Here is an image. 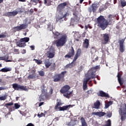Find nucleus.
Segmentation results:
<instances>
[{
    "instance_id": "aec40b11",
    "label": "nucleus",
    "mask_w": 126,
    "mask_h": 126,
    "mask_svg": "<svg viewBox=\"0 0 126 126\" xmlns=\"http://www.w3.org/2000/svg\"><path fill=\"white\" fill-rule=\"evenodd\" d=\"M47 56L49 59H53L55 57V51L52 52H51V50L47 51Z\"/></svg>"
},
{
    "instance_id": "f3484780",
    "label": "nucleus",
    "mask_w": 126,
    "mask_h": 126,
    "mask_svg": "<svg viewBox=\"0 0 126 126\" xmlns=\"http://www.w3.org/2000/svg\"><path fill=\"white\" fill-rule=\"evenodd\" d=\"M23 42V41H21V40H20V41L16 42V44L17 45V47H19L20 48H24V47L26 46V43Z\"/></svg>"
},
{
    "instance_id": "774afa93",
    "label": "nucleus",
    "mask_w": 126,
    "mask_h": 126,
    "mask_svg": "<svg viewBox=\"0 0 126 126\" xmlns=\"http://www.w3.org/2000/svg\"><path fill=\"white\" fill-rule=\"evenodd\" d=\"M84 0H79V1H80V3H82V2H83V1H84Z\"/></svg>"
},
{
    "instance_id": "0eeeda50",
    "label": "nucleus",
    "mask_w": 126,
    "mask_h": 126,
    "mask_svg": "<svg viewBox=\"0 0 126 126\" xmlns=\"http://www.w3.org/2000/svg\"><path fill=\"white\" fill-rule=\"evenodd\" d=\"M12 88L14 89V90L21 91H27V88L26 86H21L17 83H14L12 84Z\"/></svg>"
},
{
    "instance_id": "dca6fc26",
    "label": "nucleus",
    "mask_w": 126,
    "mask_h": 126,
    "mask_svg": "<svg viewBox=\"0 0 126 126\" xmlns=\"http://www.w3.org/2000/svg\"><path fill=\"white\" fill-rule=\"evenodd\" d=\"M67 5V2H64L63 3H60L57 7L58 10H62V9H63Z\"/></svg>"
},
{
    "instance_id": "f704fd0d",
    "label": "nucleus",
    "mask_w": 126,
    "mask_h": 126,
    "mask_svg": "<svg viewBox=\"0 0 126 126\" xmlns=\"http://www.w3.org/2000/svg\"><path fill=\"white\" fill-rule=\"evenodd\" d=\"M111 125H112V124L111 123V120L109 119L106 122V124L102 126H112Z\"/></svg>"
},
{
    "instance_id": "b1692460",
    "label": "nucleus",
    "mask_w": 126,
    "mask_h": 126,
    "mask_svg": "<svg viewBox=\"0 0 126 126\" xmlns=\"http://www.w3.org/2000/svg\"><path fill=\"white\" fill-rule=\"evenodd\" d=\"M72 95V91L69 92L68 91L66 93H64L63 94V96L64 97H66V98H67L68 99H69L70 97H71Z\"/></svg>"
},
{
    "instance_id": "5fc2aeb1",
    "label": "nucleus",
    "mask_w": 126,
    "mask_h": 126,
    "mask_svg": "<svg viewBox=\"0 0 126 126\" xmlns=\"http://www.w3.org/2000/svg\"><path fill=\"white\" fill-rule=\"evenodd\" d=\"M99 68H100V67H99V66L97 65L94 67L93 68V69H99Z\"/></svg>"
},
{
    "instance_id": "4be33fe9",
    "label": "nucleus",
    "mask_w": 126,
    "mask_h": 126,
    "mask_svg": "<svg viewBox=\"0 0 126 126\" xmlns=\"http://www.w3.org/2000/svg\"><path fill=\"white\" fill-rule=\"evenodd\" d=\"M74 62L75 61H73H73L71 63L66 64L65 66V68H71V67H73V66H75V63Z\"/></svg>"
},
{
    "instance_id": "a878e982",
    "label": "nucleus",
    "mask_w": 126,
    "mask_h": 126,
    "mask_svg": "<svg viewBox=\"0 0 126 126\" xmlns=\"http://www.w3.org/2000/svg\"><path fill=\"white\" fill-rule=\"evenodd\" d=\"M81 126H88L87 125V123H86V121H85V119L83 117H81Z\"/></svg>"
},
{
    "instance_id": "ea45409f",
    "label": "nucleus",
    "mask_w": 126,
    "mask_h": 126,
    "mask_svg": "<svg viewBox=\"0 0 126 126\" xmlns=\"http://www.w3.org/2000/svg\"><path fill=\"white\" fill-rule=\"evenodd\" d=\"M35 77H36V76H35V75H34V74L29 75L28 76V78L29 79H34V78H35Z\"/></svg>"
},
{
    "instance_id": "09e8293b",
    "label": "nucleus",
    "mask_w": 126,
    "mask_h": 126,
    "mask_svg": "<svg viewBox=\"0 0 126 126\" xmlns=\"http://www.w3.org/2000/svg\"><path fill=\"white\" fill-rule=\"evenodd\" d=\"M31 1H32V2H34L35 3H38L39 1H40V0H31Z\"/></svg>"
},
{
    "instance_id": "052dcab7",
    "label": "nucleus",
    "mask_w": 126,
    "mask_h": 126,
    "mask_svg": "<svg viewBox=\"0 0 126 126\" xmlns=\"http://www.w3.org/2000/svg\"><path fill=\"white\" fill-rule=\"evenodd\" d=\"M19 1H21L22 2H25L26 1V0H18Z\"/></svg>"
},
{
    "instance_id": "a211bd4d",
    "label": "nucleus",
    "mask_w": 126,
    "mask_h": 126,
    "mask_svg": "<svg viewBox=\"0 0 126 126\" xmlns=\"http://www.w3.org/2000/svg\"><path fill=\"white\" fill-rule=\"evenodd\" d=\"M92 115H94L95 116H98V117L101 118V117H104V116L106 115V113L102 112H92Z\"/></svg>"
},
{
    "instance_id": "6e6d98bb",
    "label": "nucleus",
    "mask_w": 126,
    "mask_h": 126,
    "mask_svg": "<svg viewBox=\"0 0 126 126\" xmlns=\"http://www.w3.org/2000/svg\"><path fill=\"white\" fill-rule=\"evenodd\" d=\"M42 105H44V102H40L39 103L38 107H41V106H42Z\"/></svg>"
},
{
    "instance_id": "8fccbe9b",
    "label": "nucleus",
    "mask_w": 126,
    "mask_h": 126,
    "mask_svg": "<svg viewBox=\"0 0 126 126\" xmlns=\"http://www.w3.org/2000/svg\"><path fill=\"white\" fill-rule=\"evenodd\" d=\"M67 15V13H66L62 17L59 18V19H63V18H64L66 17V16Z\"/></svg>"
},
{
    "instance_id": "2eb2a0df",
    "label": "nucleus",
    "mask_w": 126,
    "mask_h": 126,
    "mask_svg": "<svg viewBox=\"0 0 126 126\" xmlns=\"http://www.w3.org/2000/svg\"><path fill=\"white\" fill-rule=\"evenodd\" d=\"M126 50L125 45H124V41L121 40L119 43V50L121 53H124Z\"/></svg>"
},
{
    "instance_id": "a19ab883",
    "label": "nucleus",
    "mask_w": 126,
    "mask_h": 126,
    "mask_svg": "<svg viewBox=\"0 0 126 126\" xmlns=\"http://www.w3.org/2000/svg\"><path fill=\"white\" fill-rule=\"evenodd\" d=\"M12 105H13V102H10V103H6L4 105V107H6V108L8 109V106H12Z\"/></svg>"
},
{
    "instance_id": "0e129e2a",
    "label": "nucleus",
    "mask_w": 126,
    "mask_h": 126,
    "mask_svg": "<svg viewBox=\"0 0 126 126\" xmlns=\"http://www.w3.org/2000/svg\"><path fill=\"white\" fill-rule=\"evenodd\" d=\"M23 54H26V50L23 49Z\"/></svg>"
},
{
    "instance_id": "338daca9",
    "label": "nucleus",
    "mask_w": 126,
    "mask_h": 126,
    "mask_svg": "<svg viewBox=\"0 0 126 126\" xmlns=\"http://www.w3.org/2000/svg\"><path fill=\"white\" fill-rule=\"evenodd\" d=\"M50 91L51 92V94H53V89H50Z\"/></svg>"
},
{
    "instance_id": "4c0bfd02",
    "label": "nucleus",
    "mask_w": 126,
    "mask_h": 126,
    "mask_svg": "<svg viewBox=\"0 0 126 126\" xmlns=\"http://www.w3.org/2000/svg\"><path fill=\"white\" fill-rule=\"evenodd\" d=\"M51 2L52 1L51 0H44V4H47V5H51Z\"/></svg>"
},
{
    "instance_id": "ddd939ff",
    "label": "nucleus",
    "mask_w": 126,
    "mask_h": 126,
    "mask_svg": "<svg viewBox=\"0 0 126 126\" xmlns=\"http://www.w3.org/2000/svg\"><path fill=\"white\" fill-rule=\"evenodd\" d=\"M28 27L26 24H21L20 25V26H17L14 28V29H15L16 31H20V30H22L23 29H26V28Z\"/></svg>"
},
{
    "instance_id": "1a4fd4ad",
    "label": "nucleus",
    "mask_w": 126,
    "mask_h": 126,
    "mask_svg": "<svg viewBox=\"0 0 126 126\" xmlns=\"http://www.w3.org/2000/svg\"><path fill=\"white\" fill-rule=\"evenodd\" d=\"M80 14V12L77 10H75L73 13V18L72 19V21L73 22H78L79 21L80 18L78 17V16Z\"/></svg>"
},
{
    "instance_id": "bb28decb",
    "label": "nucleus",
    "mask_w": 126,
    "mask_h": 126,
    "mask_svg": "<svg viewBox=\"0 0 126 126\" xmlns=\"http://www.w3.org/2000/svg\"><path fill=\"white\" fill-rule=\"evenodd\" d=\"M18 14V12L16 11H13L12 12H8L7 13V15L9 16H15V15H17Z\"/></svg>"
},
{
    "instance_id": "cd10ccee",
    "label": "nucleus",
    "mask_w": 126,
    "mask_h": 126,
    "mask_svg": "<svg viewBox=\"0 0 126 126\" xmlns=\"http://www.w3.org/2000/svg\"><path fill=\"white\" fill-rule=\"evenodd\" d=\"M44 64L46 68H49L52 65V63L49 60H46L44 62Z\"/></svg>"
},
{
    "instance_id": "680f3d73",
    "label": "nucleus",
    "mask_w": 126,
    "mask_h": 126,
    "mask_svg": "<svg viewBox=\"0 0 126 126\" xmlns=\"http://www.w3.org/2000/svg\"><path fill=\"white\" fill-rule=\"evenodd\" d=\"M98 60H99V57H96V58L94 59V61H95V62H97Z\"/></svg>"
},
{
    "instance_id": "e2e57ef3",
    "label": "nucleus",
    "mask_w": 126,
    "mask_h": 126,
    "mask_svg": "<svg viewBox=\"0 0 126 126\" xmlns=\"http://www.w3.org/2000/svg\"><path fill=\"white\" fill-rule=\"evenodd\" d=\"M4 58H3V56L2 57H0V61H4Z\"/></svg>"
},
{
    "instance_id": "20e7f679",
    "label": "nucleus",
    "mask_w": 126,
    "mask_h": 126,
    "mask_svg": "<svg viewBox=\"0 0 126 126\" xmlns=\"http://www.w3.org/2000/svg\"><path fill=\"white\" fill-rule=\"evenodd\" d=\"M63 103L62 102L59 101L56 103V105L55 106L54 110L55 111H66L67 109H70V108H72L74 107V105H68L63 106V107H60V106H62Z\"/></svg>"
},
{
    "instance_id": "4468645a",
    "label": "nucleus",
    "mask_w": 126,
    "mask_h": 126,
    "mask_svg": "<svg viewBox=\"0 0 126 126\" xmlns=\"http://www.w3.org/2000/svg\"><path fill=\"white\" fill-rule=\"evenodd\" d=\"M81 49L78 48L73 59V62H76V60L81 56Z\"/></svg>"
},
{
    "instance_id": "13d9d810",
    "label": "nucleus",
    "mask_w": 126,
    "mask_h": 126,
    "mask_svg": "<svg viewBox=\"0 0 126 126\" xmlns=\"http://www.w3.org/2000/svg\"><path fill=\"white\" fill-rule=\"evenodd\" d=\"M107 116L108 118H111V117H112V113L108 114Z\"/></svg>"
},
{
    "instance_id": "49530a36",
    "label": "nucleus",
    "mask_w": 126,
    "mask_h": 126,
    "mask_svg": "<svg viewBox=\"0 0 126 126\" xmlns=\"http://www.w3.org/2000/svg\"><path fill=\"white\" fill-rule=\"evenodd\" d=\"M78 70L79 72H80V71H82V70H83V66L81 65L80 66L78 69Z\"/></svg>"
},
{
    "instance_id": "9d476101",
    "label": "nucleus",
    "mask_w": 126,
    "mask_h": 126,
    "mask_svg": "<svg viewBox=\"0 0 126 126\" xmlns=\"http://www.w3.org/2000/svg\"><path fill=\"white\" fill-rule=\"evenodd\" d=\"M75 53L74 49L73 48V47L72 46L67 54L65 55L64 58L65 59H70V58H72V57L74 56Z\"/></svg>"
},
{
    "instance_id": "f03ea898",
    "label": "nucleus",
    "mask_w": 126,
    "mask_h": 126,
    "mask_svg": "<svg viewBox=\"0 0 126 126\" xmlns=\"http://www.w3.org/2000/svg\"><path fill=\"white\" fill-rule=\"evenodd\" d=\"M108 18L107 20H106L103 16L98 17L96 19V23L98 27L101 28L102 30H105L108 27V25H111L114 16L112 15H109L108 16Z\"/></svg>"
},
{
    "instance_id": "c03bdc74",
    "label": "nucleus",
    "mask_w": 126,
    "mask_h": 126,
    "mask_svg": "<svg viewBox=\"0 0 126 126\" xmlns=\"http://www.w3.org/2000/svg\"><path fill=\"white\" fill-rule=\"evenodd\" d=\"M39 74L40 76H44L45 75V72L44 71L41 70L39 72Z\"/></svg>"
},
{
    "instance_id": "79ce46f5",
    "label": "nucleus",
    "mask_w": 126,
    "mask_h": 126,
    "mask_svg": "<svg viewBox=\"0 0 126 126\" xmlns=\"http://www.w3.org/2000/svg\"><path fill=\"white\" fill-rule=\"evenodd\" d=\"M105 9H107V7H100L99 9V12H102V11H103V10H105Z\"/></svg>"
},
{
    "instance_id": "412c9836",
    "label": "nucleus",
    "mask_w": 126,
    "mask_h": 126,
    "mask_svg": "<svg viewBox=\"0 0 126 126\" xmlns=\"http://www.w3.org/2000/svg\"><path fill=\"white\" fill-rule=\"evenodd\" d=\"M118 80L119 84L122 86L124 84V81L122 80V74L118 73L117 75Z\"/></svg>"
},
{
    "instance_id": "7c9ffc66",
    "label": "nucleus",
    "mask_w": 126,
    "mask_h": 126,
    "mask_svg": "<svg viewBox=\"0 0 126 126\" xmlns=\"http://www.w3.org/2000/svg\"><path fill=\"white\" fill-rule=\"evenodd\" d=\"M111 105H113V101H109L108 102L106 103L105 104V109H108Z\"/></svg>"
},
{
    "instance_id": "37998d69",
    "label": "nucleus",
    "mask_w": 126,
    "mask_h": 126,
    "mask_svg": "<svg viewBox=\"0 0 126 126\" xmlns=\"http://www.w3.org/2000/svg\"><path fill=\"white\" fill-rule=\"evenodd\" d=\"M45 114H44L43 112H41V113L40 114H37V117H38V118H42V117H45Z\"/></svg>"
},
{
    "instance_id": "a18cd8bd",
    "label": "nucleus",
    "mask_w": 126,
    "mask_h": 126,
    "mask_svg": "<svg viewBox=\"0 0 126 126\" xmlns=\"http://www.w3.org/2000/svg\"><path fill=\"white\" fill-rule=\"evenodd\" d=\"M14 106H15V109H19L20 107H21V106L18 104V103H15Z\"/></svg>"
},
{
    "instance_id": "c756f323",
    "label": "nucleus",
    "mask_w": 126,
    "mask_h": 126,
    "mask_svg": "<svg viewBox=\"0 0 126 126\" xmlns=\"http://www.w3.org/2000/svg\"><path fill=\"white\" fill-rule=\"evenodd\" d=\"M56 63H53V64H51L50 68L51 71H55V70H56Z\"/></svg>"
},
{
    "instance_id": "473e14b6",
    "label": "nucleus",
    "mask_w": 126,
    "mask_h": 126,
    "mask_svg": "<svg viewBox=\"0 0 126 126\" xmlns=\"http://www.w3.org/2000/svg\"><path fill=\"white\" fill-rule=\"evenodd\" d=\"M42 94H43L44 96L47 95V90L45 89V86L43 85L41 88Z\"/></svg>"
},
{
    "instance_id": "58836bf2",
    "label": "nucleus",
    "mask_w": 126,
    "mask_h": 126,
    "mask_svg": "<svg viewBox=\"0 0 126 126\" xmlns=\"http://www.w3.org/2000/svg\"><path fill=\"white\" fill-rule=\"evenodd\" d=\"M6 98H7V95H5L2 96H0V101H4L5 100H6Z\"/></svg>"
},
{
    "instance_id": "9b49d317",
    "label": "nucleus",
    "mask_w": 126,
    "mask_h": 126,
    "mask_svg": "<svg viewBox=\"0 0 126 126\" xmlns=\"http://www.w3.org/2000/svg\"><path fill=\"white\" fill-rule=\"evenodd\" d=\"M102 35L103 39L102 40V44L106 45V44H108V42H109L110 40V34H109V33H103Z\"/></svg>"
},
{
    "instance_id": "603ef678",
    "label": "nucleus",
    "mask_w": 126,
    "mask_h": 126,
    "mask_svg": "<svg viewBox=\"0 0 126 126\" xmlns=\"http://www.w3.org/2000/svg\"><path fill=\"white\" fill-rule=\"evenodd\" d=\"M31 49H32V51H34L35 50V46L34 45H32L30 46Z\"/></svg>"
},
{
    "instance_id": "2f4dec72",
    "label": "nucleus",
    "mask_w": 126,
    "mask_h": 126,
    "mask_svg": "<svg viewBox=\"0 0 126 126\" xmlns=\"http://www.w3.org/2000/svg\"><path fill=\"white\" fill-rule=\"evenodd\" d=\"M30 38L29 37H24L23 38H21L20 41L21 42H25V43H27L29 42Z\"/></svg>"
},
{
    "instance_id": "6ab92c4d",
    "label": "nucleus",
    "mask_w": 126,
    "mask_h": 126,
    "mask_svg": "<svg viewBox=\"0 0 126 126\" xmlns=\"http://www.w3.org/2000/svg\"><path fill=\"white\" fill-rule=\"evenodd\" d=\"M83 47L85 49H88L89 47V40L86 38L83 43Z\"/></svg>"
},
{
    "instance_id": "de8ad7c7",
    "label": "nucleus",
    "mask_w": 126,
    "mask_h": 126,
    "mask_svg": "<svg viewBox=\"0 0 126 126\" xmlns=\"http://www.w3.org/2000/svg\"><path fill=\"white\" fill-rule=\"evenodd\" d=\"M0 38H6V35L4 34H0Z\"/></svg>"
},
{
    "instance_id": "f8f14e48",
    "label": "nucleus",
    "mask_w": 126,
    "mask_h": 126,
    "mask_svg": "<svg viewBox=\"0 0 126 126\" xmlns=\"http://www.w3.org/2000/svg\"><path fill=\"white\" fill-rule=\"evenodd\" d=\"M69 89H70V87L67 85H66L61 88L60 92L63 94H64V93H66V92H67Z\"/></svg>"
},
{
    "instance_id": "864d4df0",
    "label": "nucleus",
    "mask_w": 126,
    "mask_h": 126,
    "mask_svg": "<svg viewBox=\"0 0 126 126\" xmlns=\"http://www.w3.org/2000/svg\"><path fill=\"white\" fill-rule=\"evenodd\" d=\"M86 35V32H84L82 34V37L83 38H85Z\"/></svg>"
},
{
    "instance_id": "7ed1b4c3",
    "label": "nucleus",
    "mask_w": 126,
    "mask_h": 126,
    "mask_svg": "<svg viewBox=\"0 0 126 126\" xmlns=\"http://www.w3.org/2000/svg\"><path fill=\"white\" fill-rule=\"evenodd\" d=\"M86 78L84 79L83 83V90H86L87 89V83L90 79H93L95 78V74L94 72H91L89 73L87 76H86Z\"/></svg>"
},
{
    "instance_id": "e433bc0d",
    "label": "nucleus",
    "mask_w": 126,
    "mask_h": 126,
    "mask_svg": "<svg viewBox=\"0 0 126 126\" xmlns=\"http://www.w3.org/2000/svg\"><path fill=\"white\" fill-rule=\"evenodd\" d=\"M33 61L35 62L37 64H42L43 62L41 60H37V59H33Z\"/></svg>"
},
{
    "instance_id": "5701e85b",
    "label": "nucleus",
    "mask_w": 126,
    "mask_h": 126,
    "mask_svg": "<svg viewBox=\"0 0 126 126\" xmlns=\"http://www.w3.org/2000/svg\"><path fill=\"white\" fill-rule=\"evenodd\" d=\"M99 96L100 97H107V98H110V95H109V94L102 91H99Z\"/></svg>"
},
{
    "instance_id": "393cba45",
    "label": "nucleus",
    "mask_w": 126,
    "mask_h": 126,
    "mask_svg": "<svg viewBox=\"0 0 126 126\" xmlns=\"http://www.w3.org/2000/svg\"><path fill=\"white\" fill-rule=\"evenodd\" d=\"M100 105L101 103H100V101L97 100L94 103V107L93 108H94V109H99Z\"/></svg>"
},
{
    "instance_id": "c9c22d12",
    "label": "nucleus",
    "mask_w": 126,
    "mask_h": 126,
    "mask_svg": "<svg viewBox=\"0 0 126 126\" xmlns=\"http://www.w3.org/2000/svg\"><path fill=\"white\" fill-rule=\"evenodd\" d=\"M120 3L122 7H124V6H126V1L125 0H121Z\"/></svg>"
},
{
    "instance_id": "4d7b16f0",
    "label": "nucleus",
    "mask_w": 126,
    "mask_h": 126,
    "mask_svg": "<svg viewBox=\"0 0 126 126\" xmlns=\"http://www.w3.org/2000/svg\"><path fill=\"white\" fill-rule=\"evenodd\" d=\"M26 126H34L32 123H29Z\"/></svg>"
},
{
    "instance_id": "69168bd1",
    "label": "nucleus",
    "mask_w": 126,
    "mask_h": 126,
    "mask_svg": "<svg viewBox=\"0 0 126 126\" xmlns=\"http://www.w3.org/2000/svg\"><path fill=\"white\" fill-rule=\"evenodd\" d=\"M30 11L31 12H32V13H33V12H34L33 9H31Z\"/></svg>"
},
{
    "instance_id": "39448f33",
    "label": "nucleus",
    "mask_w": 126,
    "mask_h": 126,
    "mask_svg": "<svg viewBox=\"0 0 126 126\" xmlns=\"http://www.w3.org/2000/svg\"><path fill=\"white\" fill-rule=\"evenodd\" d=\"M66 71L62 72L60 74H55L53 76L54 82H59V81H64V74L66 73Z\"/></svg>"
},
{
    "instance_id": "423d86ee",
    "label": "nucleus",
    "mask_w": 126,
    "mask_h": 126,
    "mask_svg": "<svg viewBox=\"0 0 126 126\" xmlns=\"http://www.w3.org/2000/svg\"><path fill=\"white\" fill-rule=\"evenodd\" d=\"M119 113L121 116V120L122 122H124L126 120V103H124L121 108H119Z\"/></svg>"
},
{
    "instance_id": "c85d7f7f",
    "label": "nucleus",
    "mask_w": 126,
    "mask_h": 126,
    "mask_svg": "<svg viewBox=\"0 0 126 126\" xmlns=\"http://www.w3.org/2000/svg\"><path fill=\"white\" fill-rule=\"evenodd\" d=\"M8 71H11V69L8 67H4L0 70L1 72H7Z\"/></svg>"
},
{
    "instance_id": "3c124183",
    "label": "nucleus",
    "mask_w": 126,
    "mask_h": 126,
    "mask_svg": "<svg viewBox=\"0 0 126 126\" xmlns=\"http://www.w3.org/2000/svg\"><path fill=\"white\" fill-rule=\"evenodd\" d=\"M77 36V38H80V35H79V33H76L75 34V37H76Z\"/></svg>"
},
{
    "instance_id": "72a5a7b5",
    "label": "nucleus",
    "mask_w": 126,
    "mask_h": 126,
    "mask_svg": "<svg viewBox=\"0 0 126 126\" xmlns=\"http://www.w3.org/2000/svg\"><path fill=\"white\" fill-rule=\"evenodd\" d=\"M4 61H5L6 63H8L11 62L10 60H8V59H9V57L8 55H5L4 56H3Z\"/></svg>"
},
{
    "instance_id": "6e6552de",
    "label": "nucleus",
    "mask_w": 126,
    "mask_h": 126,
    "mask_svg": "<svg viewBox=\"0 0 126 126\" xmlns=\"http://www.w3.org/2000/svg\"><path fill=\"white\" fill-rule=\"evenodd\" d=\"M98 4L95 3H93L91 6L88 8L89 12H90V13H91V12H94V13L96 12L97 9H98Z\"/></svg>"
},
{
    "instance_id": "bf43d9fd",
    "label": "nucleus",
    "mask_w": 126,
    "mask_h": 126,
    "mask_svg": "<svg viewBox=\"0 0 126 126\" xmlns=\"http://www.w3.org/2000/svg\"><path fill=\"white\" fill-rule=\"evenodd\" d=\"M88 28H89L90 29H92V27H91V26H90V24L88 25Z\"/></svg>"
},
{
    "instance_id": "f257e3e1",
    "label": "nucleus",
    "mask_w": 126,
    "mask_h": 126,
    "mask_svg": "<svg viewBox=\"0 0 126 126\" xmlns=\"http://www.w3.org/2000/svg\"><path fill=\"white\" fill-rule=\"evenodd\" d=\"M54 36L55 39H58L54 41L55 45L58 48L63 47L67 42V35L65 33H62L56 32L54 33Z\"/></svg>"
}]
</instances>
